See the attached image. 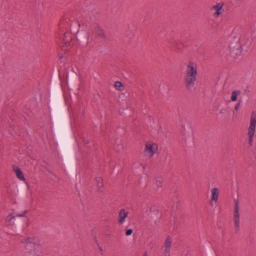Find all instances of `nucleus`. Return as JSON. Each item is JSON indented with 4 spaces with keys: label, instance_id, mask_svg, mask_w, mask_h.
<instances>
[{
    "label": "nucleus",
    "instance_id": "nucleus-19",
    "mask_svg": "<svg viewBox=\"0 0 256 256\" xmlns=\"http://www.w3.org/2000/svg\"><path fill=\"white\" fill-rule=\"evenodd\" d=\"M116 89L120 90L122 87V84L120 82H116L114 84Z\"/></svg>",
    "mask_w": 256,
    "mask_h": 256
},
{
    "label": "nucleus",
    "instance_id": "nucleus-2",
    "mask_svg": "<svg viewBox=\"0 0 256 256\" xmlns=\"http://www.w3.org/2000/svg\"><path fill=\"white\" fill-rule=\"evenodd\" d=\"M244 38H236L231 42L228 46L229 54L233 58H236L241 54V48Z\"/></svg>",
    "mask_w": 256,
    "mask_h": 256
},
{
    "label": "nucleus",
    "instance_id": "nucleus-15",
    "mask_svg": "<svg viewBox=\"0 0 256 256\" xmlns=\"http://www.w3.org/2000/svg\"><path fill=\"white\" fill-rule=\"evenodd\" d=\"M240 90H234L232 93V96H231V98H230L232 102L236 101L237 100V98H238V95H240Z\"/></svg>",
    "mask_w": 256,
    "mask_h": 256
},
{
    "label": "nucleus",
    "instance_id": "nucleus-22",
    "mask_svg": "<svg viewBox=\"0 0 256 256\" xmlns=\"http://www.w3.org/2000/svg\"><path fill=\"white\" fill-rule=\"evenodd\" d=\"M136 166H138L140 167V170H142V169H143V166H142L141 164H139V163L134 164V166H133V168H136Z\"/></svg>",
    "mask_w": 256,
    "mask_h": 256
},
{
    "label": "nucleus",
    "instance_id": "nucleus-18",
    "mask_svg": "<svg viewBox=\"0 0 256 256\" xmlns=\"http://www.w3.org/2000/svg\"><path fill=\"white\" fill-rule=\"evenodd\" d=\"M14 218V216L12 214H8L6 218V222H8L11 223L12 222V220Z\"/></svg>",
    "mask_w": 256,
    "mask_h": 256
},
{
    "label": "nucleus",
    "instance_id": "nucleus-12",
    "mask_svg": "<svg viewBox=\"0 0 256 256\" xmlns=\"http://www.w3.org/2000/svg\"><path fill=\"white\" fill-rule=\"evenodd\" d=\"M96 186L100 192H102L104 190V183L102 177L97 176L96 178Z\"/></svg>",
    "mask_w": 256,
    "mask_h": 256
},
{
    "label": "nucleus",
    "instance_id": "nucleus-23",
    "mask_svg": "<svg viewBox=\"0 0 256 256\" xmlns=\"http://www.w3.org/2000/svg\"><path fill=\"white\" fill-rule=\"evenodd\" d=\"M240 106V103L236 104L234 106V110L237 111L238 110Z\"/></svg>",
    "mask_w": 256,
    "mask_h": 256
},
{
    "label": "nucleus",
    "instance_id": "nucleus-10",
    "mask_svg": "<svg viewBox=\"0 0 256 256\" xmlns=\"http://www.w3.org/2000/svg\"><path fill=\"white\" fill-rule=\"evenodd\" d=\"M26 242L32 244L35 251L39 252L42 248V242L37 238H29L26 240Z\"/></svg>",
    "mask_w": 256,
    "mask_h": 256
},
{
    "label": "nucleus",
    "instance_id": "nucleus-21",
    "mask_svg": "<svg viewBox=\"0 0 256 256\" xmlns=\"http://www.w3.org/2000/svg\"><path fill=\"white\" fill-rule=\"evenodd\" d=\"M132 230L131 229H129V230H126V236H128L131 235L132 234Z\"/></svg>",
    "mask_w": 256,
    "mask_h": 256
},
{
    "label": "nucleus",
    "instance_id": "nucleus-14",
    "mask_svg": "<svg viewBox=\"0 0 256 256\" xmlns=\"http://www.w3.org/2000/svg\"><path fill=\"white\" fill-rule=\"evenodd\" d=\"M13 170L15 172L18 178L20 180H24L25 178L21 170L16 166L13 167Z\"/></svg>",
    "mask_w": 256,
    "mask_h": 256
},
{
    "label": "nucleus",
    "instance_id": "nucleus-8",
    "mask_svg": "<svg viewBox=\"0 0 256 256\" xmlns=\"http://www.w3.org/2000/svg\"><path fill=\"white\" fill-rule=\"evenodd\" d=\"M223 4L221 2L216 3L212 6L210 10L212 12V16L214 18H218L224 11L222 8Z\"/></svg>",
    "mask_w": 256,
    "mask_h": 256
},
{
    "label": "nucleus",
    "instance_id": "nucleus-20",
    "mask_svg": "<svg viewBox=\"0 0 256 256\" xmlns=\"http://www.w3.org/2000/svg\"><path fill=\"white\" fill-rule=\"evenodd\" d=\"M28 211L27 210H25L23 212H19V213H17L16 214V216H25L26 213H27Z\"/></svg>",
    "mask_w": 256,
    "mask_h": 256
},
{
    "label": "nucleus",
    "instance_id": "nucleus-13",
    "mask_svg": "<svg viewBox=\"0 0 256 256\" xmlns=\"http://www.w3.org/2000/svg\"><path fill=\"white\" fill-rule=\"evenodd\" d=\"M148 210L149 212L146 211V212L148 213V215L150 217H156L158 215V210H157L155 206H150L148 208Z\"/></svg>",
    "mask_w": 256,
    "mask_h": 256
},
{
    "label": "nucleus",
    "instance_id": "nucleus-11",
    "mask_svg": "<svg viewBox=\"0 0 256 256\" xmlns=\"http://www.w3.org/2000/svg\"><path fill=\"white\" fill-rule=\"evenodd\" d=\"M128 212L125 209L120 210L118 217V222L120 225H122L125 222L126 218L128 217Z\"/></svg>",
    "mask_w": 256,
    "mask_h": 256
},
{
    "label": "nucleus",
    "instance_id": "nucleus-7",
    "mask_svg": "<svg viewBox=\"0 0 256 256\" xmlns=\"http://www.w3.org/2000/svg\"><path fill=\"white\" fill-rule=\"evenodd\" d=\"M240 214L239 212V204L238 200H235L233 212V221L235 227L237 228H238L240 226Z\"/></svg>",
    "mask_w": 256,
    "mask_h": 256
},
{
    "label": "nucleus",
    "instance_id": "nucleus-4",
    "mask_svg": "<svg viewBox=\"0 0 256 256\" xmlns=\"http://www.w3.org/2000/svg\"><path fill=\"white\" fill-rule=\"evenodd\" d=\"M158 150V145L153 142H148L146 143L144 150V155L146 158H151Z\"/></svg>",
    "mask_w": 256,
    "mask_h": 256
},
{
    "label": "nucleus",
    "instance_id": "nucleus-3",
    "mask_svg": "<svg viewBox=\"0 0 256 256\" xmlns=\"http://www.w3.org/2000/svg\"><path fill=\"white\" fill-rule=\"evenodd\" d=\"M256 128V113L252 112L250 115V124L248 128L247 136L250 145H252L253 142L254 136Z\"/></svg>",
    "mask_w": 256,
    "mask_h": 256
},
{
    "label": "nucleus",
    "instance_id": "nucleus-16",
    "mask_svg": "<svg viewBox=\"0 0 256 256\" xmlns=\"http://www.w3.org/2000/svg\"><path fill=\"white\" fill-rule=\"evenodd\" d=\"M94 33L99 38H103L104 35L102 29L99 26L96 28Z\"/></svg>",
    "mask_w": 256,
    "mask_h": 256
},
{
    "label": "nucleus",
    "instance_id": "nucleus-1",
    "mask_svg": "<svg viewBox=\"0 0 256 256\" xmlns=\"http://www.w3.org/2000/svg\"><path fill=\"white\" fill-rule=\"evenodd\" d=\"M184 81L188 88L193 87L198 75V66L194 62H189L186 66Z\"/></svg>",
    "mask_w": 256,
    "mask_h": 256
},
{
    "label": "nucleus",
    "instance_id": "nucleus-24",
    "mask_svg": "<svg viewBox=\"0 0 256 256\" xmlns=\"http://www.w3.org/2000/svg\"><path fill=\"white\" fill-rule=\"evenodd\" d=\"M144 256H147V254H145Z\"/></svg>",
    "mask_w": 256,
    "mask_h": 256
},
{
    "label": "nucleus",
    "instance_id": "nucleus-6",
    "mask_svg": "<svg viewBox=\"0 0 256 256\" xmlns=\"http://www.w3.org/2000/svg\"><path fill=\"white\" fill-rule=\"evenodd\" d=\"M56 38L62 43L66 45V46H70L72 42V36L70 33H57L56 34Z\"/></svg>",
    "mask_w": 256,
    "mask_h": 256
},
{
    "label": "nucleus",
    "instance_id": "nucleus-9",
    "mask_svg": "<svg viewBox=\"0 0 256 256\" xmlns=\"http://www.w3.org/2000/svg\"><path fill=\"white\" fill-rule=\"evenodd\" d=\"M210 194V198L209 204L210 206H212L218 202L220 190L218 188H214L211 189Z\"/></svg>",
    "mask_w": 256,
    "mask_h": 256
},
{
    "label": "nucleus",
    "instance_id": "nucleus-5",
    "mask_svg": "<svg viewBox=\"0 0 256 256\" xmlns=\"http://www.w3.org/2000/svg\"><path fill=\"white\" fill-rule=\"evenodd\" d=\"M172 241L173 239L171 236L168 235L166 237L163 245L161 248L162 252L164 256H170Z\"/></svg>",
    "mask_w": 256,
    "mask_h": 256
},
{
    "label": "nucleus",
    "instance_id": "nucleus-17",
    "mask_svg": "<svg viewBox=\"0 0 256 256\" xmlns=\"http://www.w3.org/2000/svg\"><path fill=\"white\" fill-rule=\"evenodd\" d=\"M155 184L156 185V188H154L156 190H158L159 188L162 187V180L160 178L156 180Z\"/></svg>",
    "mask_w": 256,
    "mask_h": 256
}]
</instances>
